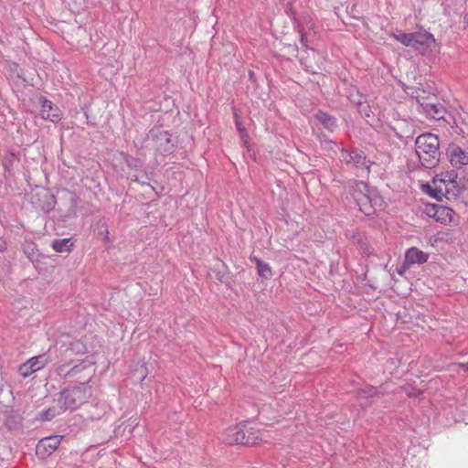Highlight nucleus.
<instances>
[{"mask_svg": "<svg viewBox=\"0 0 468 468\" xmlns=\"http://www.w3.org/2000/svg\"><path fill=\"white\" fill-rule=\"evenodd\" d=\"M405 259L406 261L410 264H421L427 261L428 255L417 248H410L406 251Z\"/></svg>", "mask_w": 468, "mask_h": 468, "instance_id": "4468645a", "label": "nucleus"}, {"mask_svg": "<svg viewBox=\"0 0 468 468\" xmlns=\"http://www.w3.org/2000/svg\"><path fill=\"white\" fill-rule=\"evenodd\" d=\"M236 126H237L238 131L240 133L241 139L244 141V144H246L247 143V133L245 132V128L241 125L240 122L238 119H236Z\"/></svg>", "mask_w": 468, "mask_h": 468, "instance_id": "5701e85b", "label": "nucleus"}, {"mask_svg": "<svg viewBox=\"0 0 468 468\" xmlns=\"http://www.w3.org/2000/svg\"><path fill=\"white\" fill-rule=\"evenodd\" d=\"M73 246L71 239H55L52 248L58 252H66Z\"/></svg>", "mask_w": 468, "mask_h": 468, "instance_id": "a211bd4d", "label": "nucleus"}, {"mask_svg": "<svg viewBox=\"0 0 468 468\" xmlns=\"http://www.w3.org/2000/svg\"><path fill=\"white\" fill-rule=\"evenodd\" d=\"M300 40H301V43H302L304 47H306V46H307V45H306V43H307V37H306V36H305L304 34H303V33L301 34V39H300Z\"/></svg>", "mask_w": 468, "mask_h": 468, "instance_id": "a878e982", "label": "nucleus"}, {"mask_svg": "<svg viewBox=\"0 0 468 468\" xmlns=\"http://www.w3.org/2000/svg\"><path fill=\"white\" fill-rule=\"evenodd\" d=\"M157 138L159 140V148L164 153H170L174 148V144L171 143L170 134L165 131H159Z\"/></svg>", "mask_w": 468, "mask_h": 468, "instance_id": "f3484780", "label": "nucleus"}, {"mask_svg": "<svg viewBox=\"0 0 468 468\" xmlns=\"http://www.w3.org/2000/svg\"><path fill=\"white\" fill-rule=\"evenodd\" d=\"M48 363V357L45 354L33 356L19 367L18 372L23 378H27L32 373L42 369Z\"/></svg>", "mask_w": 468, "mask_h": 468, "instance_id": "1a4fd4ad", "label": "nucleus"}, {"mask_svg": "<svg viewBox=\"0 0 468 468\" xmlns=\"http://www.w3.org/2000/svg\"><path fill=\"white\" fill-rule=\"evenodd\" d=\"M356 103L358 106V111H359L360 114L363 117H369V114L367 112H366L365 102H362L361 100H358L357 101H356Z\"/></svg>", "mask_w": 468, "mask_h": 468, "instance_id": "b1692460", "label": "nucleus"}, {"mask_svg": "<svg viewBox=\"0 0 468 468\" xmlns=\"http://www.w3.org/2000/svg\"><path fill=\"white\" fill-rule=\"evenodd\" d=\"M93 365L94 362L89 358L82 359L81 361L74 364L71 367H69V364L64 363L58 367L57 373L59 377L66 378L75 377L78 374L84 372L85 376L83 378H80L81 381H83V379L89 378V376H90V378H92Z\"/></svg>", "mask_w": 468, "mask_h": 468, "instance_id": "423d86ee", "label": "nucleus"}, {"mask_svg": "<svg viewBox=\"0 0 468 468\" xmlns=\"http://www.w3.org/2000/svg\"><path fill=\"white\" fill-rule=\"evenodd\" d=\"M340 158L348 165H352L363 171L366 170L367 172H369V161L367 160L366 155L360 150L354 149L348 152L343 149L341 151Z\"/></svg>", "mask_w": 468, "mask_h": 468, "instance_id": "6e6552de", "label": "nucleus"}, {"mask_svg": "<svg viewBox=\"0 0 468 468\" xmlns=\"http://www.w3.org/2000/svg\"><path fill=\"white\" fill-rule=\"evenodd\" d=\"M58 109H53L52 102L48 100H44L41 106L42 118L51 121L52 122H58L59 114Z\"/></svg>", "mask_w": 468, "mask_h": 468, "instance_id": "2eb2a0df", "label": "nucleus"}, {"mask_svg": "<svg viewBox=\"0 0 468 468\" xmlns=\"http://www.w3.org/2000/svg\"><path fill=\"white\" fill-rule=\"evenodd\" d=\"M253 261L256 262L258 274L263 279H270L271 277V270L269 264L261 261L258 258H254Z\"/></svg>", "mask_w": 468, "mask_h": 468, "instance_id": "6ab92c4d", "label": "nucleus"}, {"mask_svg": "<svg viewBox=\"0 0 468 468\" xmlns=\"http://www.w3.org/2000/svg\"><path fill=\"white\" fill-rule=\"evenodd\" d=\"M422 111L432 119H444L446 109L441 103L422 102L420 103Z\"/></svg>", "mask_w": 468, "mask_h": 468, "instance_id": "ddd939ff", "label": "nucleus"}, {"mask_svg": "<svg viewBox=\"0 0 468 468\" xmlns=\"http://www.w3.org/2000/svg\"><path fill=\"white\" fill-rule=\"evenodd\" d=\"M461 367L463 368V370L467 371L468 370V362L461 364Z\"/></svg>", "mask_w": 468, "mask_h": 468, "instance_id": "bb28decb", "label": "nucleus"}, {"mask_svg": "<svg viewBox=\"0 0 468 468\" xmlns=\"http://www.w3.org/2000/svg\"><path fill=\"white\" fill-rule=\"evenodd\" d=\"M456 178L457 173L454 170L437 176L432 181V186H427L428 194L440 201L442 200V197H446L448 200L456 199L460 195Z\"/></svg>", "mask_w": 468, "mask_h": 468, "instance_id": "f03ea898", "label": "nucleus"}, {"mask_svg": "<svg viewBox=\"0 0 468 468\" xmlns=\"http://www.w3.org/2000/svg\"><path fill=\"white\" fill-rule=\"evenodd\" d=\"M413 44L412 48L423 55L432 53L437 46L433 35L427 31L414 32Z\"/></svg>", "mask_w": 468, "mask_h": 468, "instance_id": "0eeeda50", "label": "nucleus"}, {"mask_svg": "<svg viewBox=\"0 0 468 468\" xmlns=\"http://www.w3.org/2000/svg\"><path fill=\"white\" fill-rule=\"evenodd\" d=\"M359 394L363 398H372L378 394V390L373 386H366L365 388H360Z\"/></svg>", "mask_w": 468, "mask_h": 468, "instance_id": "412c9836", "label": "nucleus"}, {"mask_svg": "<svg viewBox=\"0 0 468 468\" xmlns=\"http://www.w3.org/2000/svg\"><path fill=\"white\" fill-rule=\"evenodd\" d=\"M431 209H432V210H435V212H434V214H433V217H435V218H436L435 219H436L437 221H442V220H443V218H441L440 217H437V214H438L439 212L444 213V212H445V210H446V207H432V208H431Z\"/></svg>", "mask_w": 468, "mask_h": 468, "instance_id": "393cba45", "label": "nucleus"}, {"mask_svg": "<svg viewBox=\"0 0 468 468\" xmlns=\"http://www.w3.org/2000/svg\"><path fill=\"white\" fill-rule=\"evenodd\" d=\"M86 351V346L80 340L66 338L60 341V353L66 357L68 353L82 354Z\"/></svg>", "mask_w": 468, "mask_h": 468, "instance_id": "9b49d317", "label": "nucleus"}, {"mask_svg": "<svg viewBox=\"0 0 468 468\" xmlns=\"http://www.w3.org/2000/svg\"><path fill=\"white\" fill-rule=\"evenodd\" d=\"M315 119L328 131L334 132L337 127L336 120L326 112L319 111L315 114Z\"/></svg>", "mask_w": 468, "mask_h": 468, "instance_id": "dca6fc26", "label": "nucleus"}, {"mask_svg": "<svg viewBox=\"0 0 468 468\" xmlns=\"http://www.w3.org/2000/svg\"><path fill=\"white\" fill-rule=\"evenodd\" d=\"M365 253H367V254H370V253H371V251H370L369 250H367V248H365Z\"/></svg>", "mask_w": 468, "mask_h": 468, "instance_id": "c85d7f7f", "label": "nucleus"}, {"mask_svg": "<svg viewBox=\"0 0 468 468\" xmlns=\"http://www.w3.org/2000/svg\"><path fill=\"white\" fill-rule=\"evenodd\" d=\"M353 197L360 211L367 216L374 214L383 203L382 198L374 191L368 190L367 186L364 182L356 183Z\"/></svg>", "mask_w": 468, "mask_h": 468, "instance_id": "20e7f679", "label": "nucleus"}, {"mask_svg": "<svg viewBox=\"0 0 468 468\" xmlns=\"http://www.w3.org/2000/svg\"><path fill=\"white\" fill-rule=\"evenodd\" d=\"M464 22H465L466 24H468V14H466V15L464 16Z\"/></svg>", "mask_w": 468, "mask_h": 468, "instance_id": "cd10ccee", "label": "nucleus"}, {"mask_svg": "<svg viewBox=\"0 0 468 468\" xmlns=\"http://www.w3.org/2000/svg\"><path fill=\"white\" fill-rule=\"evenodd\" d=\"M58 414H59L58 410H56L55 408H49L45 412H43L42 420H51Z\"/></svg>", "mask_w": 468, "mask_h": 468, "instance_id": "4be33fe9", "label": "nucleus"}, {"mask_svg": "<svg viewBox=\"0 0 468 468\" xmlns=\"http://www.w3.org/2000/svg\"><path fill=\"white\" fill-rule=\"evenodd\" d=\"M223 440L228 444H241L246 446H252L257 444L258 438L246 429V424H239L237 426L228 428L223 436Z\"/></svg>", "mask_w": 468, "mask_h": 468, "instance_id": "39448f33", "label": "nucleus"}, {"mask_svg": "<svg viewBox=\"0 0 468 468\" xmlns=\"http://www.w3.org/2000/svg\"><path fill=\"white\" fill-rule=\"evenodd\" d=\"M62 438V436L54 435L41 439L36 446V453L41 458L49 456L58 449Z\"/></svg>", "mask_w": 468, "mask_h": 468, "instance_id": "9d476101", "label": "nucleus"}, {"mask_svg": "<svg viewBox=\"0 0 468 468\" xmlns=\"http://www.w3.org/2000/svg\"><path fill=\"white\" fill-rule=\"evenodd\" d=\"M393 37L406 47L412 48V45H414L413 44L414 32L413 33H404V32L399 31L398 33L393 34Z\"/></svg>", "mask_w": 468, "mask_h": 468, "instance_id": "aec40b11", "label": "nucleus"}, {"mask_svg": "<svg viewBox=\"0 0 468 468\" xmlns=\"http://www.w3.org/2000/svg\"><path fill=\"white\" fill-rule=\"evenodd\" d=\"M450 162L453 166H463L468 165V154L458 145L449 147Z\"/></svg>", "mask_w": 468, "mask_h": 468, "instance_id": "f8f14e48", "label": "nucleus"}, {"mask_svg": "<svg viewBox=\"0 0 468 468\" xmlns=\"http://www.w3.org/2000/svg\"><path fill=\"white\" fill-rule=\"evenodd\" d=\"M90 380V376L80 381V385L63 389L58 399L60 410H74L85 402L91 395L90 388L86 386Z\"/></svg>", "mask_w": 468, "mask_h": 468, "instance_id": "7ed1b4c3", "label": "nucleus"}, {"mask_svg": "<svg viewBox=\"0 0 468 468\" xmlns=\"http://www.w3.org/2000/svg\"><path fill=\"white\" fill-rule=\"evenodd\" d=\"M416 154L425 168H432L440 161V141L437 135L427 133L419 135L415 140Z\"/></svg>", "mask_w": 468, "mask_h": 468, "instance_id": "f257e3e1", "label": "nucleus"}]
</instances>
